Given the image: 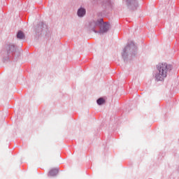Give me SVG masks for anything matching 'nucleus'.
Returning a JSON list of instances; mask_svg holds the SVG:
<instances>
[{"label":"nucleus","instance_id":"6","mask_svg":"<svg viewBox=\"0 0 179 179\" xmlns=\"http://www.w3.org/2000/svg\"><path fill=\"white\" fill-rule=\"evenodd\" d=\"M57 174H58V170L57 169H52L50 171V176H57Z\"/></svg>","mask_w":179,"mask_h":179},{"label":"nucleus","instance_id":"4","mask_svg":"<svg viewBox=\"0 0 179 179\" xmlns=\"http://www.w3.org/2000/svg\"><path fill=\"white\" fill-rule=\"evenodd\" d=\"M85 13H86V10H85V8H81L78 10V15L80 17H82V16H85Z\"/></svg>","mask_w":179,"mask_h":179},{"label":"nucleus","instance_id":"5","mask_svg":"<svg viewBox=\"0 0 179 179\" xmlns=\"http://www.w3.org/2000/svg\"><path fill=\"white\" fill-rule=\"evenodd\" d=\"M17 38H20V40L24 38V34L23 33V31H18L17 34Z\"/></svg>","mask_w":179,"mask_h":179},{"label":"nucleus","instance_id":"2","mask_svg":"<svg viewBox=\"0 0 179 179\" xmlns=\"http://www.w3.org/2000/svg\"><path fill=\"white\" fill-rule=\"evenodd\" d=\"M128 52H131V57H135V55H136V51L134 50L130 46H127L123 50V58L127 57V54H128Z\"/></svg>","mask_w":179,"mask_h":179},{"label":"nucleus","instance_id":"7","mask_svg":"<svg viewBox=\"0 0 179 179\" xmlns=\"http://www.w3.org/2000/svg\"><path fill=\"white\" fill-rule=\"evenodd\" d=\"M104 103H106V101L103 98H99L97 100V104H99V106H101V104H104Z\"/></svg>","mask_w":179,"mask_h":179},{"label":"nucleus","instance_id":"1","mask_svg":"<svg viewBox=\"0 0 179 179\" xmlns=\"http://www.w3.org/2000/svg\"><path fill=\"white\" fill-rule=\"evenodd\" d=\"M157 71L155 78L158 80H164V78L167 76V72H169V68L166 63H159L157 65Z\"/></svg>","mask_w":179,"mask_h":179},{"label":"nucleus","instance_id":"3","mask_svg":"<svg viewBox=\"0 0 179 179\" xmlns=\"http://www.w3.org/2000/svg\"><path fill=\"white\" fill-rule=\"evenodd\" d=\"M108 29H110V24L107 22L103 24V27L101 29V33H106L108 31Z\"/></svg>","mask_w":179,"mask_h":179},{"label":"nucleus","instance_id":"8","mask_svg":"<svg viewBox=\"0 0 179 179\" xmlns=\"http://www.w3.org/2000/svg\"><path fill=\"white\" fill-rule=\"evenodd\" d=\"M101 23H103V19H99L96 23V25L98 26V24H101Z\"/></svg>","mask_w":179,"mask_h":179}]
</instances>
